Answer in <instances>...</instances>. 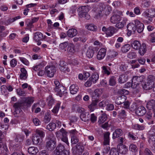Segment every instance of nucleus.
Here are the masks:
<instances>
[{"label":"nucleus","mask_w":155,"mask_h":155,"mask_svg":"<svg viewBox=\"0 0 155 155\" xmlns=\"http://www.w3.org/2000/svg\"><path fill=\"white\" fill-rule=\"evenodd\" d=\"M144 25L140 21L136 19L127 25V29L130 33V35L132 33H134L136 30L138 32L141 33L144 29Z\"/></svg>","instance_id":"obj_1"},{"label":"nucleus","mask_w":155,"mask_h":155,"mask_svg":"<svg viewBox=\"0 0 155 155\" xmlns=\"http://www.w3.org/2000/svg\"><path fill=\"white\" fill-rule=\"evenodd\" d=\"M22 104L20 102H17L14 104L13 107L15 109L13 114L15 117H18L22 114L23 112L21 109Z\"/></svg>","instance_id":"obj_2"},{"label":"nucleus","mask_w":155,"mask_h":155,"mask_svg":"<svg viewBox=\"0 0 155 155\" xmlns=\"http://www.w3.org/2000/svg\"><path fill=\"white\" fill-rule=\"evenodd\" d=\"M54 92L60 97H61L64 94H66L67 93L65 91L64 87L62 85L55 87L54 89Z\"/></svg>","instance_id":"obj_3"},{"label":"nucleus","mask_w":155,"mask_h":155,"mask_svg":"<svg viewBox=\"0 0 155 155\" xmlns=\"http://www.w3.org/2000/svg\"><path fill=\"white\" fill-rule=\"evenodd\" d=\"M45 71L47 76L50 78L53 77L56 71L55 67L52 65L46 66L45 67Z\"/></svg>","instance_id":"obj_4"},{"label":"nucleus","mask_w":155,"mask_h":155,"mask_svg":"<svg viewBox=\"0 0 155 155\" xmlns=\"http://www.w3.org/2000/svg\"><path fill=\"white\" fill-rule=\"evenodd\" d=\"M107 49L105 48H101L98 52L97 55V58L99 60H101L104 58L105 56Z\"/></svg>","instance_id":"obj_5"},{"label":"nucleus","mask_w":155,"mask_h":155,"mask_svg":"<svg viewBox=\"0 0 155 155\" xmlns=\"http://www.w3.org/2000/svg\"><path fill=\"white\" fill-rule=\"evenodd\" d=\"M59 66V69L61 71L64 73L69 72L70 69L67 66V63L63 61H60Z\"/></svg>","instance_id":"obj_6"},{"label":"nucleus","mask_w":155,"mask_h":155,"mask_svg":"<svg viewBox=\"0 0 155 155\" xmlns=\"http://www.w3.org/2000/svg\"><path fill=\"white\" fill-rule=\"evenodd\" d=\"M88 9L87 7L84 6L79 7L77 11L78 13L79 16L80 17H84V15L87 13Z\"/></svg>","instance_id":"obj_7"},{"label":"nucleus","mask_w":155,"mask_h":155,"mask_svg":"<svg viewBox=\"0 0 155 155\" xmlns=\"http://www.w3.org/2000/svg\"><path fill=\"white\" fill-rule=\"evenodd\" d=\"M24 104L27 107H30L34 101V98L31 97H25L23 100Z\"/></svg>","instance_id":"obj_8"},{"label":"nucleus","mask_w":155,"mask_h":155,"mask_svg":"<svg viewBox=\"0 0 155 155\" xmlns=\"http://www.w3.org/2000/svg\"><path fill=\"white\" fill-rule=\"evenodd\" d=\"M56 143V142L54 139L50 140L49 141L47 142L46 147L48 150H52L55 147Z\"/></svg>","instance_id":"obj_9"},{"label":"nucleus","mask_w":155,"mask_h":155,"mask_svg":"<svg viewBox=\"0 0 155 155\" xmlns=\"http://www.w3.org/2000/svg\"><path fill=\"white\" fill-rule=\"evenodd\" d=\"M95 48L93 46H90L87 49L86 52V56L89 58H92L94 54Z\"/></svg>","instance_id":"obj_10"},{"label":"nucleus","mask_w":155,"mask_h":155,"mask_svg":"<svg viewBox=\"0 0 155 155\" xmlns=\"http://www.w3.org/2000/svg\"><path fill=\"white\" fill-rule=\"evenodd\" d=\"M135 112L138 115L142 116L146 113V110L144 107L140 106L137 108Z\"/></svg>","instance_id":"obj_11"},{"label":"nucleus","mask_w":155,"mask_h":155,"mask_svg":"<svg viewBox=\"0 0 155 155\" xmlns=\"http://www.w3.org/2000/svg\"><path fill=\"white\" fill-rule=\"evenodd\" d=\"M117 31V30L116 28L112 26H110L107 28L106 34L108 36H111Z\"/></svg>","instance_id":"obj_12"},{"label":"nucleus","mask_w":155,"mask_h":155,"mask_svg":"<svg viewBox=\"0 0 155 155\" xmlns=\"http://www.w3.org/2000/svg\"><path fill=\"white\" fill-rule=\"evenodd\" d=\"M33 39L36 42L42 40L43 38L42 34L39 31H37L34 33Z\"/></svg>","instance_id":"obj_13"},{"label":"nucleus","mask_w":155,"mask_h":155,"mask_svg":"<svg viewBox=\"0 0 155 155\" xmlns=\"http://www.w3.org/2000/svg\"><path fill=\"white\" fill-rule=\"evenodd\" d=\"M123 134V131L120 128L117 129L113 132L112 138L113 139H115L121 136Z\"/></svg>","instance_id":"obj_14"},{"label":"nucleus","mask_w":155,"mask_h":155,"mask_svg":"<svg viewBox=\"0 0 155 155\" xmlns=\"http://www.w3.org/2000/svg\"><path fill=\"white\" fill-rule=\"evenodd\" d=\"M101 94V92L99 89H95L92 94V100L99 101V98Z\"/></svg>","instance_id":"obj_15"},{"label":"nucleus","mask_w":155,"mask_h":155,"mask_svg":"<svg viewBox=\"0 0 155 155\" xmlns=\"http://www.w3.org/2000/svg\"><path fill=\"white\" fill-rule=\"evenodd\" d=\"M21 73L19 77L20 79L25 80L28 77L27 72L26 70L24 68H21Z\"/></svg>","instance_id":"obj_16"},{"label":"nucleus","mask_w":155,"mask_h":155,"mask_svg":"<svg viewBox=\"0 0 155 155\" xmlns=\"http://www.w3.org/2000/svg\"><path fill=\"white\" fill-rule=\"evenodd\" d=\"M121 20V18L119 15H115L111 17L110 21L113 24H116L120 21Z\"/></svg>","instance_id":"obj_17"},{"label":"nucleus","mask_w":155,"mask_h":155,"mask_svg":"<svg viewBox=\"0 0 155 155\" xmlns=\"http://www.w3.org/2000/svg\"><path fill=\"white\" fill-rule=\"evenodd\" d=\"M67 52L69 55H72L75 52V46L74 45L71 43L69 44L67 48Z\"/></svg>","instance_id":"obj_18"},{"label":"nucleus","mask_w":155,"mask_h":155,"mask_svg":"<svg viewBox=\"0 0 155 155\" xmlns=\"http://www.w3.org/2000/svg\"><path fill=\"white\" fill-rule=\"evenodd\" d=\"M99 78V74L97 72L92 73L91 77L89 78V80L94 84L96 83Z\"/></svg>","instance_id":"obj_19"},{"label":"nucleus","mask_w":155,"mask_h":155,"mask_svg":"<svg viewBox=\"0 0 155 155\" xmlns=\"http://www.w3.org/2000/svg\"><path fill=\"white\" fill-rule=\"evenodd\" d=\"M32 140L34 144L39 145L42 142V139L35 135L33 137Z\"/></svg>","instance_id":"obj_20"},{"label":"nucleus","mask_w":155,"mask_h":155,"mask_svg":"<svg viewBox=\"0 0 155 155\" xmlns=\"http://www.w3.org/2000/svg\"><path fill=\"white\" fill-rule=\"evenodd\" d=\"M46 62L45 61H43L39 64L33 66L32 69L35 71L38 70H41L46 64Z\"/></svg>","instance_id":"obj_21"},{"label":"nucleus","mask_w":155,"mask_h":155,"mask_svg":"<svg viewBox=\"0 0 155 155\" xmlns=\"http://www.w3.org/2000/svg\"><path fill=\"white\" fill-rule=\"evenodd\" d=\"M78 34L77 30L74 28L69 29L67 32V35L69 37L72 38L76 36Z\"/></svg>","instance_id":"obj_22"},{"label":"nucleus","mask_w":155,"mask_h":155,"mask_svg":"<svg viewBox=\"0 0 155 155\" xmlns=\"http://www.w3.org/2000/svg\"><path fill=\"white\" fill-rule=\"evenodd\" d=\"M99 101L97 100L92 99L91 104L88 106V108L91 111H93L94 110Z\"/></svg>","instance_id":"obj_23"},{"label":"nucleus","mask_w":155,"mask_h":155,"mask_svg":"<svg viewBox=\"0 0 155 155\" xmlns=\"http://www.w3.org/2000/svg\"><path fill=\"white\" fill-rule=\"evenodd\" d=\"M131 45L132 48L136 50L139 49L141 46L140 42L137 40L132 41Z\"/></svg>","instance_id":"obj_24"},{"label":"nucleus","mask_w":155,"mask_h":155,"mask_svg":"<svg viewBox=\"0 0 155 155\" xmlns=\"http://www.w3.org/2000/svg\"><path fill=\"white\" fill-rule=\"evenodd\" d=\"M8 151L7 146L0 142V154L5 153Z\"/></svg>","instance_id":"obj_25"},{"label":"nucleus","mask_w":155,"mask_h":155,"mask_svg":"<svg viewBox=\"0 0 155 155\" xmlns=\"http://www.w3.org/2000/svg\"><path fill=\"white\" fill-rule=\"evenodd\" d=\"M65 150V147L61 143L59 144L56 148L55 150L56 154H59L61 152Z\"/></svg>","instance_id":"obj_26"},{"label":"nucleus","mask_w":155,"mask_h":155,"mask_svg":"<svg viewBox=\"0 0 155 155\" xmlns=\"http://www.w3.org/2000/svg\"><path fill=\"white\" fill-rule=\"evenodd\" d=\"M126 97L124 96H120L117 97L115 101L116 104L120 105L123 104L126 100Z\"/></svg>","instance_id":"obj_27"},{"label":"nucleus","mask_w":155,"mask_h":155,"mask_svg":"<svg viewBox=\"0 0 155 155\" xmlns=\"http://www.w3.org/2000/svg\"><path fill=\"white\" fill-rule=\"evenodd\" d=\"M107 119V115L105 113L103 114L101 116L99 117L98 121V124L101 125L103 124Z\"/></svg>","instance_id":"obj_28"},{"label":"nucleus","mask_w":155,"mask_h":155,"mask_svg":"<svg viewBox=\"0 0 155 155\" xmlns=\"http://www.w3.org/2000/svg\"><path fill=\"white\" fill-rule=\"evenodd\" d=\"M110 134V132H107L104 134V145H109V136Z\"/></svg>","instance_id":"obj_29"},{"label":"nucleus","mask_w":155,"mask_h":155,"mask_svg":"<svg viewBox=\"0 0 155 155\" xmlns=\"http://www.w3.org/2000/svg\"><path fill=\"white\" fill-rule=\"evenodd\" d=\"M28 151L30 154L35 155L38 152V149L34 147H31L28 149Z\"/></svg>","instance_id":"obj_30"},{"label":"nucleus","mask_w":155,"mask_h":155,"mask_svg":"<svg viewBox=\"0 0 155 155\" xmlns=\"http://www.w3.org/2000/svg\"><path fill=\"white\" fill-rule=\"evenodd\" d=\"M118 150L120 153L126 154L128 151V148L125 145H121L120 147H119Z\"/></svg>","instance_id":"obj_31"},{"label":"nucleus","mask_w":155,"mask_h":155,"mask_svg":"<svg viewBox=\"0 0 155 155\" xmlns=\"http://www.w3.org/2000/svg\"><path fill=\"white\" fill-rule=\"evenodd\" d=\"M127 110L124 109L119 110L118 112L119 117L122 118H125L127 115Z\"/></svg>","instance_id":"obj_32"},{"label":"nucleus","mask_w":155,"mask_h":155,"mask_svg":"<svg viewBox=\"0 0 155 155\" xmlns=\"http://www.w3.org/2000/svg\"><path fill=\"white\" fill-rule=\"evenodd\" d=\"M79 88L77 85L72 84L70 87L71 93L72 94H76Z\"/></svg>","instance_id":"obj_33"},{"label":"nucleus","mask_w":155,"mask_h":155,"mask_svg":"<svg viewBox=\"0 0 155 155\" xmlns=\"http://www.w3.org/2000/svg\"><path fill=\"white\" fill-rule=\"evenodd\" d=\"M155 106V100H151L148 101L147 104V107L149 110L153 109Z\"/></svg>","instance_id":"obj_34"},{"label":"nucleus","mask_w":155,"mask_h":155,"mask_svg":"<svg viewBox=\"0 0 155 155\" xmlns=\"http://www.w3.org/2000/svg\"><path fill=\"white\" fill-rule=\"evenodd\" d=\"M127 76L126 74H122L119 76L118 81L119 83L122 84L126 82L127 80Z\"/></svg>","instance_id":"obj_35"},{"label":"nucleus","mask_w":155,"mask_h":155,"mask_svg":"<svg viewBox=\"0 0 155 155\" xmlns=\"http://www.w3.org/2000/svg\"><path fill=\"white\" fill-rule=\"evenodd\" d=\"M147 51V47L145 44H142L139 48V53L141 55H143Z\"/></svg>","instance_id":"obj_36"},{"label":"nucleus","mask_w":155,"mask_h":155,"mask_svg":"<svg viewBox=\"0 0 155 155\" xmlns=\"http://www.w3.org/2000/svg\"><path fill=\"white\" fill-rule=\"evenodd\" d=\"M129 149L130 151L134 153L135 154H136V153L138 151V149L136 145L134 144H131L130 145Z\"/></svg>","instance_id":"obj_37"},{"label":"nucleus","mask_w":155,"mask_h":155,"mask_svg":"<svg viewBox=\"0 0 155 155\" xmlns=\"http://www.w3.org/2000/svg\"><path fill=\"white\" fill-rule=\"evenodd\" d=\"M24 138V136L22 135L18 134L16 135L14 140L15 142L20 143L23 141Z\"/></svg>","instance_id":"obj_38"},{"label":"nucleus","mask_w":155,"mask_h":155,"mask_svg":"<svg viewBox=\"0 0 155 155\" xmlns=\"http://www.w3.org/2000/svg\"><path fill=\"white\" fill-rule=\"evenodd\" d=\"M127 20L126 18H124L121 22L117 23L116 25V27L118 28H123L126 25Z\"/></svg>","instance_id":"obj_39"},{"label":"nucleus","mask_w":155,"mask_h":155,"mask_svg":"<svg viewBox=\"0 0 155 155\" xmlns=\"http://www.w3.org/2000/svg\"><path fill=\"white\" fill-rule=\"evenodd\" d=\"M51 115L50 113L48 112H47L45 113L44 118L43 121L46 124L48 123L51 120Z\"/></svg>","instance_id":"obj_40"},{"label":"nucleus","mask_w":155,"mask_h":155,"mask_svg":"<svg viewBox=\"0 0 155 155\" xmlns=\"http://www.w3.org/2000/svg\"><path fill=\"white\" fill-rule=\"evenodd\" d=\"M148 142L150 145L151 147L155 146V135L149 136Z\"/></svg>","instance_id":"obj_41"},{"label":"nucleus","mask_w":155,"mask_h":155,"mask_svg":"<svg viewBox=\"0 0 155 155\" xmlns=\"http://www.w3.org/2000/svg\"><path fill=\"white\" fill-rule=\"evenodd\" d=\"M109 84L112 86L115 85L116 84V78L114 76H110L109 80Z\"/></svg>","instance_id":"obj_42"},{"label":"nucleus","mask_w":155,"mask_h":155,"mask_svg":"<svg viewBox=\"0 0 155 155\" xmlns=\"http://www.w3.org/2000/svg\"><path fill=\"white\" fill-rule=\"evenodd\" d=\"M86 28L87 29L92 31H96L97 30V27L93 24L87 25L86 26Z\"/></svg>","instance_id":"obj_43"},{"label":"nucleus","mask_w":155,"mask_h":155,"mask_svg":"<svg viewBox=\"0 0 155 155\" xmlns=\"http://www.w3.org/2000/svg\"><path fill=\"white\" fill-rule=\"evenodd\" d=\"M130 45L127 44L124 45L121 48V51L123 53H126L130 49Z\"/></svg>","instance_id":"obj_44"},{"label":"nucleus","mask_w":155,"mask_h":155,"mask_svg":"<svg viewBox=\"0 0 155 155\" xmlns=\"http://www.w3.org/2000/svg\"><path fill=\"white\" fill-rule=\"evenodd\" d=\"M155 81V78L153 75H149L147 78V82L150 83L153 86L154 81Z\"/></svg>","instance_id":"obj_45"},{"label":"nucleus","mask_w":155,"mask_h":155,"mask_svg":"<svg viewBox=\"0 0 155 155\" xmlns=\"http://www.w3.org/2000/svg\"><path fill=\"white\" fill-rule=\"evenodd\" d=\"M134 80L137 81V82L139 84L142 82H143L145 79V77L144 76H134L133 77Z\"/></svg>","instance_id":"obj_46"},{"label":"nucleus","mask_w":155,"mask_h":155,"mask_svg":"<svg viewBox=\"0 0 155 155\" xmlns=\"http://www.w3.org/2000/svg\"><path fill=\"white\" fill-rule=\"evenodd\" d=\"M47 101L48 105L49 106L51 107L54 103V100L52 96H49L47 98Z\"/></svg>","instance_id":"obj_47"},{"label":"nucleus","mask_w":155,"mask_h":155,"mask_svg":"<svg viewBox=\"0 0 155 155\" xmlns=\"http://www.w3.org/2000/svg\"><path fill=\"white\" fill-rule=\"evenodd\" d=\"M35 132L37 135L39 136L40 138L42 139L45 136V133L43 130H41L37 129L35 130Z\"/></svg>","instance_id":"obj_48"},{"label":"nucleus","mask_w":155,"mask_h":155,"mask_svg":"<svg viewBox=\"0 0 155 155\" xmlns=\"http://www.w3.org/2000/svg\"><path fill=\"white\" fill-rule=\"evenodd\" d=\"M68 45V41H65L64 42L61 43L59 46V48L61 49L64 50V51H66V47Z\"/></svg>","instance_id":"obj_49"},{"label":"nucleus","mask_w":155,"mask_h":155,"mask_svg":"<svg viewBox=\"0 0 155 155\" xmlns=\"http://www.w3.org/2000/svg\"><path fill=\"white\" fill-rule=\"evenodd\" d=\"M56 127V125L55 123H50L47 126V128L50 131H52L55 129Z\"/></svg>","instance_id":"obj_50"},{"label":"nucleus","mask_w":155,"mask_h":155,"mask_svg":"<svg viewBox=\"0 0 155 155\" xmlns=\"http://www.w3.org/2000/svg\"><path fill=\"white\" fill-rule=\"evenodd\" d=\"M79 141V138L77 136H72L71 137V142L72 144H77Z\"/></svg>","instance_id":"obj_51"},{"label":"nucleus","mask_w":155,"mask_h":155,"mask_svg":"<svg viewBox=\"0 0 155 155\" xmlns=\"http://www.w3.org/2000/svg\"><path fill=\"white\" fill-rule=\"evenodd\" d=\"M153 87V85L147 82L144 84L143 86V88L146 90L151 89Z\"/></svg>","instance_id":"obj_52"},{"label":"nucleus","mask_w":155,"mask_h":155,"mask_svg":"<svg viewBox=\"0 0 155 155\" xmlns=\"http://www.w3.org/2000/svg\"><path fill=\"white\" fill-rule=\"evenodd\" d=\"M16 93L19 96H24L26 94L25 91L24 90L21 88L16 89Z\"/></svg>","instance_id":"obj_53"},{"label":"nucleus","mask_w":155,"mask_h":155,"mask_svg":"<svg viewBox=\"0 0 155 155\" xmlns=\"http://www.w3.org/2000/svg\"><path fill=\"white\" fill-rule=\"evenodd\" d=\"M100 7H102V9H101V11H100L96 15V17L97 18H100L102 15V11L104 9V7L105 6V5L104 4V3H100Z\"/></svg>","instance_id":"obj_54"},{"label":"nucleus","mask_w":155,"mask_h":155,"mask_svg":"<svg viewBox=\"0 0 155 155\" xmlns=\"http://www.w3.org/2000/svg\"><path fill=\"white\" fill-rule=\"evenodd\" d=\"M60 103L58 102L55 105L53 109L52 110V111L54 113H57L59 110V108L60 107Z\"/></svg>","instance_id":"obj_55"},{"label":"nucleus","mask_w":155,"mask_h":155,"mask_svg":"<svg viewBox=\"0 0 155 155\" xmlns=\"http://www.w3.org/2000/svg\"><path fill=\"white\" fill-rule=\"evenodd\" d=\"M61 133L62 136L67 134V132L63 128L61 129L59 131L56 132V134L57 137H59Z\"/></svg>","instance_id":"obj_56"},{"label":"nucleus","mask_w":155,"mask_h":155,"mask_svg":"<svg viewBox=\"0 0 155 155\" xmlns=\"http://www.w3.org/2000/svg\"><path fill=\"white\" fill-rule=\"evenodd\" d=\"M80 117L81 119L84 122H86L89 120L88 117L87 116H86L84 113H82L81 114Z\"/></svg>","instance_id":"obj_57"},{"label":"nucleus","mask_w":155,"mask_h":155,"mask_svg":"<svg viewBox=\"0 0 155 155\" xmlns=\"http://www.w3.org/2000/svg\"><path fill=\"white\" fill-rule=\"evenodd\" d=\"M72 108L75 109H76L77 111L79 113H82L83 111H84V108L78 107L77 105H73Z\"/></svg>","instance_id":"obj_58"},{"label":"nucleus","mask_w":155,"mask_h":155,"mask_svg":"<svg viewBox=\"0 0 155 155\" xmlns=\"http://www.w3.org/2000/svg\"><path fill=\"white\" fill-rule=\"evenodd\" d=\"M111 121H108L107 122L104 124H101V126L103 129H107L109 127H110L111 125Z\"/></svg>","instance_id":"obj_59"},{"label":"nucleus","mask_w":155,"mask_h":155,"mask_svg":"<svg viewBox=\"0 0 155 155\" xmlns=\"http://www.w3.org/2000/svg\"><path fill=\"white\" fill-rule=\"evenodd\" d=\"M132 88L134 89L136 88L139 85V84L133 78L132 79Z\"/></svg>","instance_id":"obj_60"},{"label":"nucleus","mask_w":155,"mask_h":155,"mask_svg":"<svg viewBox=\"0 0 155 155\" xmlns=\"http://www.w3.org/2000/svg\"><path fill=\"white\" fill-rule=\"evenodd\" d=\"M154 114L153 111L152 110H149L145 115V117L148 120L151 119L152 118L153 114Z\"/></svg>","instance_id":"obj_61"},{"label":"nucleus","mask_w":155,"mask_h":155,"mask_svg":"<svg viewBox=\"0 0 155 155\" xmlns=\"http://www.w3.org/2000/svg\"><path fill=\"white\" fill-rule=\"evenodd\" d=\"M4 126V125L0 126V142H1L2 139L5 138V135L2 133V131H4L3 129L5 128Z\"/></svg>","instance_id":"obj_62"},{"label":"nucleus","mask_w":155,"mask_h":155,"mask_svg":"<svg viewBox=\"0 0 155 155\" xmlns=\"http://www.w3.org/2000/svg\"><path fill=\"white\" fill-rule=\"evenodd\" d=\"M20 60L24 64L26 65H28L29 62V61L26 58L23 57H19Z\"/></svg>","instance_id":"obj_63"},{"label":"nucleus","mask_w":155,"mask_h":155,"mask_svg":"<svg viewBox=\"0 0 155 155\" xmlns=\"http://www.w3.org/2000/svg\"><path fill=\"white\" fill-rule=\"evenodd\" d=\"M110 155H119L117 151L115 148H112L110 151Z\"/></svg>","instance_id":"obj_64"}]
</instances>
